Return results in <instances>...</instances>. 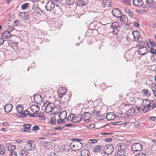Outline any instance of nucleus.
I'll use <instances>...</instances> for the list:
<instances>
[{
	"instance_id": "obj_1",
	"label": "nucleus",
	"mask_w": 156,
	"mask_h": 156,
	"mask_svg": "<svg viewBox=\"0 0 156 156\" xmlns=\"http://www.w3.org/2000/svg\"><path fill=\"white\" fill-rule=\"evenodd\" d=\"M123 147V145L118 144L116 145L115 156H125V152L122 148Z\"/></svg>"
},
{
	"instance_id": "obj_2",
	"label": "nucleus",
	"mask_w": 156,
	"mask_h": 156,
	"mask_svg": "<svg viewBox=\"0 0 156 156\" xmlns=\"http://www.w3.org/2000/svg\"><path fill=\"white\" fill-rule=\"evenodd\" d=\"M114 149L113 145L111 144L106 145L104 147V152L108 154H111L114 151Z\"/></svg>"
},
{
	"instance_id": "obj_3",
	"label": "nucleus",
	"mask_w": 156,
	"mask_h": 156,
	"mask_svg": "<svg viewBox=\"0 0 156 156\" xmlns=\"http://www.w3.org/2000/svg\"><path fill=\"white\" fill-rule=\"evenodd\" d=\"M131 148L133 151L137 152L140 151L143 148L142 144L139 143H134L131 146Z\"/></svg>"
},
{
	"instance_id": "obj_4",
	"label": "nucleus",
	"mask_w": 156,
	"mask_h": 156,
	"mask_svg": "<svg viewBox=\"0 0 156 156\" xmlns=\"http://www.w3.org/2000/svg\"><path fill=\"white\" fill-rule=\"evenodd\" d=\"M83 118V116L80 114H75L72 117V122L74 123L80 122Z\"/></svg>"
},
{
	"instance_id": "obj_5",
	"label": "nucleus",
	"mask_w": 156,
	"mask_h": 156,
	"mask_svg": "<svg viewBox=\"0 0 156 156\" xmlns=\"http://www.w3.org/2000/svg\"><path fill=\"white\" fill-rule=\"evenodd\" d=\"M92 114L89 112H84L83 116V120L87 123L89 122L90 121V118L92 116Z\"/></svg>"
},
{
	"instance_id": "obj_6",
	"label": "nucleus",
	"mask_w": 156,
	"mask_h": 156,
	"mask_svg": "<svg viewBox=\"0 0 156 156\" xmlns=\"http://www.w3.org/2000/svg\"><path fill=\"white\" fill-rule=\"evenodd\" d=\"M55 104L51 102H48L46 105L45 109V112L47 113H49L52 111L54 108L55 107Z\"/></svg>"
},
{
	"instance_id": "obj_7",
	"label": "nucleus",
	"mask_w": 156,
	"mask_h": 156,
	"mask_svg": "<svg viewBox=\"0 0 156 156\" xmlns=\"http://www.w3.org/2000/svg\"><path fill=\"white\" fill-rule=\"evenodd\" d=\"M55 7V4L51 1L47 2L45 6V8L47 11H51Z\"/></svg>"
},
{
	"instance_id": "obj_8",
	"label": "nucleus",
	"mask_w": 156,
	"mask_h": 156,
	"mask_svg": "<svg viewBox=\"0 0 156 156\" xmlns=\"http://www.w3.org/2000/svg\"><path fill=\"white\" fill-rule=\"evenodd\" d=\"M31 141H28L25 148L27 151H32L35 148V145L34 144L31 143Z\"/></svg>"
},
{
	"instance_id": "obj_9",
	"label": "nucleus",
	"mask_w": 156,
	"mask_h": 156,
	"mask_svg": "<svg viewBox=\"0 0 156 156\" xmlns=\"http://www.w3.org/2000/svg\"><path fill=\"white\" fill-rule=\"evenodd\" d=\"M12 29L10 31H5L2 34L1 36L2 38L7 39L9 38L11 36V35L10 34V32L12 31L13 30L12 28H11Z\"/></svg>"
},
{
	"instance_id": "obj_10",
	"label": "nucleus",
	"mask_w": 156,
	"mask_h": 156,
	"mask_svg": "<svg viewBox=\"0 0 156 156\" xmlns=\"http://www.w3.org/2000/svg\"><path fill=\"white\" fill-rule=\"evenodd\" d=\"M16 109L18 113L22 115V117H26L25 112H23V107L20 105H18L16 107Z\"/></svg>"
},
{
	"instance_id": "obj_11",
	"label": "nucleus",
	"mask_w": 156,
	"mask_h": 156,
	"mask_svg": "<svg viewBox=\"0 0 156 156\" xmlns=\"http://www.w3.org/2000/svg\"><path fill=\"white\" fill-rule=\"evenodd\" d=\"M112 13L113 16L117 18H119V16L121 14V11L117 8L114 9L112 11Z\"/></svg>"
},
{
	"instance_id": "obj_12",
	"label": "nucleus",
	"mask_w": 156,
	"mask_h": 156,
	"mask_svg": "<svg viewBox=\"0 0 156 156\" xmlns=\"http://www.w3.org/2000/svg\"><path fill=\"white\" fill-rule=\"evenodd\" d=\"M31 126V125L30 124H24L23 126V128H22L21 130L24 132H30L31 131L30 128Z\"/></svg>"
},
{
	"instance_id": "obj_13",
	"label": "nucleus",
	"mask_w": 156,
	"mask_h": 156,
	"mask_svg": "<svg viewBox=\"0 0 156 156\" xmlns=\"http://www.w3.org/2000/svg\"><path fill=\"white\" fill-rule=\"evenodd\" d=\"M6 148L10 152L13 151L16 148V147L15 145L12 144L10 143H6L5 144Z\"/></svg>"
},
{
	"instance_id": "obj_14",
	"label": "nucleus",
	"mask_w": 156,
	"mask_h": 156,
	"mask_svg": "<svg viewBox=\"0 0 156 156\" xmlns=\"http://www.w3.org/2000/svg\"><path fill=\"white\" fill-rule=\"evenodd\" d=\"M30 109L33 112L38 113L39 111V106L37 105H32L30 107Z\"/></svg>"
},
{
	"instance_id": "obj_15",
	"label": "nucleus",
	"mask_w": 156,
	"mask_h": 156,
	"mask_svg": "<svg viewBox=\"0 0 156 156\" xmlns=\"http://www.w3.org/2000/svg\"><path fill=\"white\" fill-rule=\"evenodd\" d=\"M116 116L113 112H109L106 115V119L108 120H113Z\"/></svg>"
},
{
	"instance_id": "obj_16",
	"label": "nucleus",
	"mask_w": 156,
	"mask_h": 156,
	"mask_svg": "<svg viewBox=\"0 0 156 156\" xmlns=\"http://www.w3.org/2000/svg\"><path fill=\"white\" fill-rule=\"evenodd\" d=\"M138 52L141 56L144 55L147 52V48H139Z\"/></svg>"
},
{
	"instance_id": "obj_17",
	"label": "nucleus",
	"mask_w": 156,
	"mask_h": 156,
	"mask_svg": "<svg viewBox=\"0 0 156 156\" xmlns=\"http://www.w3.org/2000/svg\"><path fill=\"white\" fill-rule=\"evenodd\" d=\"M13 106L11 104H8L4 107V110L5 112L9 113L10 112Z\"/></svg>"
},
{
	"instance_id": "obj_18",
	"label": "nucleus",
	"mask_w": 156,
	"mask_h": 156,
	"mask_svg": "<svg viewBox=\"0 0 156 156\" xmlns=\"http://www.w3.org/2000/svg\"><path fill=\"white\" fill-rule=\"evenodd\" d=\"M143 2L142 0H133V3L136 6L140 7L143 4Z\"/></svg>"
},
{
	"instance_id": "obj_19",
	"label": "nucleus",
	"mask_w": 156,
	"mask_h": 156,
	"mask_svg": "<svg viewBox=\"0 0 156 156\" xmlns=\"http://www.w3.org/2000/svg\"><path fill=\"white\" fill-rule=\"evenodd\" d=\"M135 111L134 108L131 107L126 112V114L127 115H132L135 113Z\"/></svg>"
},
{
	"instance_id": "obj_20",
	"label": "nucleus",
	"mask_w": 156,
	"mask_h": 156,
	"mask_svg": "<svg viewBox=\"0 0 156 156\" xmlns=\"http://www.w3.org/2000/svg\"><path fill=\"white\" fill-rule=\"evenodd\" d=\"M26 149H23L19 151V154L20 156H27L29 153L27 151Z\"/></svg>"
},
{
	"instance_id": "obj_21",
	"label": "nucleus",
	"mask_w": 156,
	"mask_h": 156,
	"mask_svg": "<svg viewBox=\"0 0 156 156\" xmlns=\"http://www.w3.org/2000/svg\"><path fill=\"white\" fill-rule=\"evenodd\" d=\"M102 3L103 7H109L111 6L110 0H105Z\"/></svg>"
},
{
	"instance_id": "obj_22",
	"label": "nucleus",
	"mask_w": 156,
	"mask_h": 156,
	"mask_svg": "<svg viewBox=\"0 0 156 156\" xmlns=\"http://www.w3.org/2000/svg\"><path fill=\"white\" fill-rule=\"evenodd\" d=\"M132 34L134 39L136 38L137 40L139 39L140 37V32L134 30Z\"/></svg>"
},
{
	"instance_id": "obj_23",
	"label": "nucleus",
	"mask_w": 156,
	"mask_h": 156,
	"mask_svg": "<svg viewBox=\"0 0 156 156\" xmlns=\"http://www.w3.org/2000/svg\"><path fill=\"white\" fill-rule=\"evenodd\" d=\"M62 12V9L59 7H57L55 9L54 12L55 15L61 14Z\"/></svg>"
},
{
	"instance_id": "obj_24",
	"label": "nucleus",
	"mask_w": 156,
	"mask_h": 156,
	"mask_svg": "<svg viewBox=\"0 0 156 156\" xmlns=\"http://www.w3.org/2000/svg\"><path fill=\"white\" fill-rule=\"evenodd\" d=\"M118 26L116 24L112 23L110 26V28L113 29V33L116 34L117 32V27Z\"/></svg>"
},
{
	"instance_id": "obj_25",
	"label": "nucleus",
	"mask_w": 156,
	"mask_h": 156,
	"mask_svg": "<svg viewBox=\"0 0 156 156\" xmlns=\"http://www.w3.org/2000/svg\"><path fill=\"white\" fill-rule=\"evenodd\" d=\"M90 154V152L87 150H83L80 152V155L82 156H89Z\"/></svg>"
},
{
	"instance_id": "obj_26",
	"label": "nucleus",
	"mask_w": 156,
	"mask_h": 156,
	"mask_svg": "<svg viewBox=\"0 0 156 156\" xmlns=\"http://www.w3.org/2000/svg\"><path fill=\"white\" fill-rule=\"evenodd\" d=\"M66 112L64 110L60 112L58 115V117L64 119L66 118Z\"/></svg>"
},
{
	"instance_id": "obj_27",
	"label": "nucleus",
	"mask_w": 156,
	"mask_h": 156,
	"mask_svg": "<svg viewBox=\"0 0 156 156\" xmlns=\"http://www.w3.org/2000/svg\"><path fill=\"white\" fill-rule=\"evenodd\" d=\"M95 115L96 116L98 120H101L102 119H103L104 117L105 116L104 115H100L99 111H97V112H95Z\"/></svg>"
},
{
	"instance_id": "obj_28",
	"label": "nucleus",
	"mask_w": 156,
	"mask_h": 156,
	"mask_svg": "<svg viewBox=\"0 0 156 156\" xmlns=\"http://www.w3.org/2000/svg\"><path fill=\"white\" fill-rule=\"evenodd\" d=\"M102 147L100 145H98L94 148L93 151L95 153L101 152V147Z\"/></svg>"
},
{
	"instance_id": "obj_29",
	"label": "nucleus",
	"mask_w": 156,
	"mask_h": 156,
	"mask_svg": "<svg viewBox=\"0 0 156 156\" xmlns=\"http://www.w3.org/2000/svg\"><path fill=\"white\" fill-rule=\"evenodd\" d=\"M79 2L80 4H81L83 6L86 5L89 2L88 0H77V3Z\"/></svg>"
},
{
	"instance_id": "obj_30",
	"label": "nucleus",
	"mask_w": 156,
	"mask_h": 156,
	"mask_svg": "<svg viewBox=\"0 0 156 156\" xmlns=\"http://www.w3.org/2000/svg\"><path fill=\"white\" fill-rule=\"evenodd\" d=\"M83 146V144L82 143L79 142L76 145V150H74L75 151H79L81 149Z\"/></svg>"
},
{
	"instance_id": "obj_31",
	"label": "nucleus",
	"mask_w": 156,
	"mask_h": 156,
	"mask_svg": "<svg viewBox=\"0 0 156 156\" xmlns=\"http://www.w3.org/2000/svg\"><path fill=\"white\" fill-rule=\"evenodd\" d=\"M43 13V11L40 9V10H38V11H34L32 14H34V15H37L38 16H41Z\"/></svg>"
},
{
	"instance_id": "obj_32",
	"label": "nucleus",
	"mask_w": 156,
	"mask_h": 156,
	"mask_svg": "<svg viewBox=\"0 0 156 156\" xmlns=\"http://www.w3.org/2000/svg\"><path fill=\"white\" fill-rule=\"evenodd\" d=\"M126 114H124L122 113L121 111L118 112L117 114V117L119 118H125L126 116Z\"/></svg>"
},
{
	"instance_id": "obj_33",
	"label": "nucleus",
	"mask_w": 156,
	"mask_h": 156,
	"mask_svg": "<svg viewBox=\"0 0 156 156\" xmlns=\"http://www.w3.org/2000/svg\"><path fill=\"white\" fill-rule=\"evenodd\" d=\"M25 14H26L25 12H20L19 14V17L20 19L23 20H26L28 19V16H27L26 17H24Z\"/></svg>"
},
{
	"instance_id": "obj_34",
	"label": "nucleus",
	"mask_w": 156,
	"mask_h": 156,
	"mask_svg": "<svg viewBox=\"0 0 156 156\" xmlns=\"http://www.w3.org/2000/svg\"><path fill=\"white\" fill-rule=\"evenodd\" d=\"M66 3L69 5H73L74 3H77V0H66Z\"/></svg>"
},
{
	"instance_id": "obj_35",
	"label": "nucleus",
	"mask_w": 156,
	"mask_h": 156,
	"mask_svg": "<svg viewBox=\"0 0 156 156\" xmlns=\"http://www.w3.org/2000/svg\"><path fill=\"white\" fill-rule=\"evenodd\" d=\"M142 93L143 94L145 95L146 96H149L150 95V93L149 91L147 89H144L142 90Z\"/></svg>"
},
{
	"instance_id": "obj_36",
	"label": "nucleus",
	"mask_w": 156,
	"mask_h": 156,
	"mask_svg": "<svg viewBox=\"0 0 156 156\" xmlns=\"http://www.w3.org/2000/svg\"><path fill=\"white\" fill-rule=\"evenodd\" d=\"M125 10L128 16L131 18H133V13L130 10L128 9H125Z\"/></svg>"
},
{
	"instance_id": "obj_37",
	"label": "nucleus",
	"mask_w": 156,
	"mask_h": 156,
	"mask_svg": "<svg viewBox=\"0 0 156 156\" xmlns=\"http://www.w3.org/2000/svg\"><path fill=\"white\" fill-rule=\"evenodd\" d=\"M145 101L146 102H148L149 103V104L147 105H148L150 107H152L155 103V101L154 100L149 101L148 100L146 99L145 100Z\"/></svg>"
},
{
	"instance_id": "obj_38",
	"label": "nucleus",
	"mask_w": 156,
	"mask_h": 156,
	"mask_svg": "<svg viewBox=\"0 0 156 156\" xmlns=\"http://www.w3.org/2000/svg\"><path fill=\"white\" fill-rule=\"evenodd\" d=\"M59 111L60 110L55 106V107L54 108L51 112L52 114L56 115L59 112Z\"/></svg>"
},
{
	"instance_id": "obj_39",
	"label": "nucleus",
	"mask_w": 156,
	"mask_h": 156,
	"mask_svg": "<svg viewBox=\"0 0 156 156\" xmlns=\"http://www.w3.org/2000/svg\"><path fill=\"white\" fill-rule=\"evenodd\" d=\"M41 96L38 94H36L34 96V99L35 101H38L41 100Z\"/></svg>"
},
{
	"instance_id": "obj_40",
	"label": "nucleus",
	"mask_w": 156,
	"mask_h": 156,
	"mask_svg": "<svg viewBox=\"0 0 156 156\" xmlns=\"http://www.w3.org/2000/svg\"><path fill=\"white\" fill-rule=\"evenodd\" d=\"M49 123L51 124H55L56 123V119L54 117H52L50 120Z\"/></svg>"
},
{
	"instance_id": "obj_41",
	"label": "nucleus",
	"mask_w": 156,
	"mask_h": 156,
	"mask_svg": "<svg viewBox=\"0 0 156 156\" xmlns=\"http://www.w3.org/2000/svg\"><path fill=\"white\" fill-rule=\"evenodd\" d=\"M149 106L147 105L144 106V108H142V110L144 113H145L149 109Z\"/></svg>"
},
{
	"instance_id": "obj_42",
	"label": "nucleus",
	"mask_w": 156,
	"mask_h": 156,
	"mask_svg": "<svg viewBox=\"0 0 156 156\" xmlns=\"http://www.w3.org/2000/svg\"><path fill=\"white\" fill-rule=\"evenodd\" d=\"M62 88L64 90H65V92H61L60 91H59V92H58V96L60 98L62 97V96L63 95H65V93L66 91V89L65 88H64L63 87H62Z\"/></svg>"
},
{
	"instance_id": "obj_43",
	"label": "nucleus",
	"mask_w": 156,
	"mask_h": 156,
	"mask_svg": "<svg viewBox=\"0 0 156 156\" xmlns=\"http://www.w3.org/2000/svg\"><path fill=\"white\" fill-rule=\"evenodd\" d=\"M5 150L4 146H0V154H3L5 152Z\"/></svg>"
},
{
	"instance_id": "obj_44",
	"label": "nucleus",
	"mask_w": 156,
	"mask_h": 156,
	"mask_svg": "<svg viewBox=\"0 0 156 156\" xmlns=\"http://www.w3.org/2000/svg\"><path fill=\"white\" fill-rule=\"evenodd\" d=\"M29 4L27 3H26L23 4L21 5V8L23 10L26 9L28 7Z\"/></svg>"
},
{
	"instance_id": "obj_45",
	"label": "nucleus",
	"mask_w": 156,
	"mask_h": 156,
	"mask_svg": "<svg viewBox=\"0 0 156 156\" xmlns=\"http://www.w3.org/2000/svg\"><path fill=\"white\" fill-rule=\"evenodd\" d=\"M148 43H149V44L150 45L156 46V44L155 42L153 41L152 39H150L149 40V42H148Z\"/></svg>"
},
{
	"instance_id": "obj_46",
	"label": "nucleus",
	"mask_w": 156,
	"mask_h": 156,
	"mask_svg": "<svg viewBox=\"0 0 156 156\" xmlns=\"http://www.w3.org/2000/svg\"><path fill=\"white\" fill-rule=\"evenodd\" d=\"M62 119L60 118L57 120V122L58 124H60L62 123H65V121Z\"/></svg>"
},
{
	"instance_id": "obj_47",
	"label": "nucleus",
	"mask_w": 156,
	"mask_h": 156,
	"mask_svg": "<svg viewBox=\"0 0 156 156\" xmlns=\"http://www.w3.org/2000/svg\"><path fill=\"white\" fill-rule=\"evenodd\" d=\"M70 146L73 151H75L76 150V145H75L73 143H71L70 144Z\"/></svg>"
},
{
	"instance_id": "obj_48",
	"label": "nucleus",
	"mask_w": 156,
	"mask_h": 156,
	"mask_svg": "<svg viewBox=\"0 0 156 156\" xmlns=\"http://www.w3.org/2000/svg\"><path fill=\"white\" fill-rule=\"evenodd\" d=\"M74 115V114L71 113H70L69 115L68 116V118H67V120L68 121H71L72 122V117Z\"/></svg>"
},
{
	"instance_id": "obj_49",
	"label": "nucleus",
	"mask_w": 156,
	"mask_h": 156,
	"mask_svg": "<svg viewBox=\"0 0 156 156\" xmlns=\"http://www.w3.org/2000/svg\"><path fill=\"white\" fill-rule=\"evenodd\" d=\"M113 125H118L122 124V121L111 122L110 123Z\"/></svg>"
},
{
	"instance_id": "obj_50",
	"label": "nucleus",
	"mask_w": 156,
	"mask_h": 156,
	"mask_svg": "<svg viewBox=\"0 0 156 156\" xmlns=\"http://www.w3.org/2000/svg\"><path fill=\"white\" fill-rule=\"evenodd\" d=\"M150 52L154 55L156 54V50L154 48H151L150 50Z\"/></svg>"
},
{
	"instance_id": "obj_51",
	"label": "nucleus",
	"mask_w": 156,
	"mask_h": 156,
	"mask_svg": "<svg viewBox=\"0 0 156 156\" xmlns=\"http://www.w3.org/2000/svg\"><path fill=\"white\" fill-rule=\"evenodd\" d=\"M97 140L96 139H90L88 140V142L91 144H95L97 143Z\"/></svg>"
},
{
	"instance_id": "obj_52",
	"label": "nucleus",
	"mask_w": 156,
	"mask_h": 156,
	"mask_svg": "<svg viewBox=\"0 0 156 156\" xmlns=\"http://www.w3.org/2000/svg\"><path fill=\"white\" fill-rule=\"evenodd\" d=\"M54 1L55 2V5L57 7H59L58 4L62 2V0H54Z\"/></svg>"
},
{
	"instance_id": "obj_53",
	"label": "nucleus",
	"mask_w": 156,
	"mask_h": 156,
	"mask_svg": "<svg viewBox=\"0 0 156 156\" xmlns=\"http://www.w3.org/2000/svg\"><path fill=\"white\" fill-rule=\"evenodd\" d=\"M32 9L33 10H34V11H38V10H40V8L37 6L34 5L32 6Z\"/></svg>"
},
{
	"instance_id": "obj_54",
	"label": "nucleus",
	"mask_w": 156,
	"mask_h": 156,
	"mask_svg": "<svg viewBox=\"0 0 156 156\" xmlns=\"http://www.w3.org/2000/svg\"><path fill=\"white\" fill-rule=\"evenodd\" d=\"M14 22L15 24V26H18L20 25V22L19 20H17L16 21H14Z\"/></svg>"
},
{
	"instance_id": "obj_55",
	"label": "nucleus",
	"mask_w": 156,
	"mask_h": 156,
	"mask_svg": "<svg viewBox=\"0 0 156 156\" xmlns=\"http://www.w3.org/2000/svg\"><path fill=\"white\" fill-rule=\"evenodd\" d=\"M9 156H17V154L15 151L10 152L9 154Z\"/></svg>"
},
{
	"instance_id": "obj_56",
	"label": "nucleus",
	"mask_w": 156,
	"mask_h": 156,
	"mask_svg": "<svg viewBox=\"0 0 156 156\" xmlns=\"http://www.w3.org/2000/svg\"><path fill=\"white\" fill-rule=\"evenodd\" d=\"M39 127L37 126H35L33 127L32 130L34 131H37L38 130H39Z\"/></svg>"
},
{
	"instance_id": "obj_57",
	"label": "nucleus",
	"mask_w": 156,
	"mask_h": 156,
	"mask_svg": "<svg viewBox=\"0 0 156 156\" xmlns=\"http://www.w3.org/2000/svg\"><path fill=\"white\" fill-rule=\"evenodd\" d=\"M64 129V127L63 126H62L61 127H60L59 126H58L54 128V129L56 130H62V129Z\"/></svg>"
},
{
	"instance_id": "obj_58",
	"label": "nucleus",
	"mask_w": 156,
	"mask_h": 156,
	"mask_svg": "<svg viewBox=\"0 0 156 156\" xmlns=\"http://www.w3.org/2000/svg\"><path fill=\"white\" fill-rule=\"evenodd\" d=\"M32 115H29L30 117H37L38 116V114L36 112H33L31 114Z\"/></svg>"
},
{
	"instance_id": "obj_59",
	"label": "nucleus",
	"mask_w": 156,
	"mask_h": 156,
	"mask_svg": "<svg viewBox=\"0 0 156 156\" xmlns=\"http://www.w3.org/2000/svg\"><path fill=\"white\" fill-rule=\"evenodd\" d=\"M119 18L121 22H123L125 20V17L122 16V15L121 14L119 16Z\"/></svg>"
},
{
	"instance_id": "obj_60",
	"label": "nucleus",
	"mask_w": 156,
	"mask_h": 156,
	"mask_svg": "<svg viewBox=\"0 0 156 156\" xmlns=\"http://www.w3.org/2000/svg\"><path fill=\"white\" fill-rule=\"evenodd\" d=\"M143 45L140 44V46L139 48H146V47L145 46L146 44V42H144L143 43Z\"/></svg>"
},
{
	"instance_id": "obj_61",
	"label": "nucleus",
	"mask_w": 156,
	"mask_h": 156,
	"mask_svg": "<svg viewBox=\"0 0 156 156\" xmlns=\"http://www.w3.org/2000/svg\"><path fill=\"white\" fill-rule=\"evenodd\" d=\"M148 119L149 120L150 119L152 121H154L156 120V117L154 116H152L150 117Z\"/></svg>"
},
{
	"instance_id": "obj_62",
	"label": "nucleus",
	"mask_w": 156,
	"mask_h": 156,
	"mask_svg": "<svg viewBox=\"0 0 156 156\" xmlns=\"http://www.w3.org/2000/svg\"><path fill=\"white\" fill-rule=\"evenodd\" d=\"M95 126L94 124H92L87 126V128L89 129H92L94 128Z\"/></svg>"
},
{
	"instance_id": "obj_63",
	"label": "nucleus",
	"mask_w": 156,
	"mask_h": 156,
	"mask_svg": "<svg viewBox=\"0 0 156 156\" xmlns=\"http://www.w3.org/2000/svg\"><path fill=\"white\" fill-rule=\"evenodd\" d=\"M90 111L91 113H93L94 115H95V112L97 111H96L93 108H91L90 109Z\"/></svg>"
},
{
	"instance_id": "obj_64",
	"label": "nucleus",
	"mask_w": 156,
	"mask_h": 156,
	"mask_svg": "<svg viewBox=\"0 0 156 156\" xmlns=\"http://www.w3.org/2000/svg\"><path fill=\"white\" fill-rule=\"evenodd\" d=\"M135 156H146V155L143 153H139L136 154Z\"/></svg>"
}]
</instances>
